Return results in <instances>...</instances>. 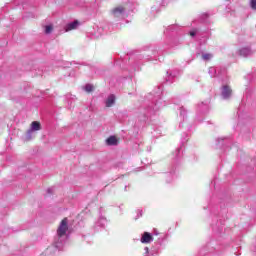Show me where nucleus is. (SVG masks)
I'll list each match as a JSON object with an SVG mask.
<instances>
[{
  "mask_svg": "<svg viewBox=\"0 0 256 256\" xmlns=\"http://www.w3.org/2000/svg\"><path fill=\"white\" fill-rule=\"evenodd\" d=\"M84 90H85L87 93H91V91H93V85H91V84H86L85 87H84Z\"/></svg>",
  "mask_w": 256,
  "mask_h": 256,
  "instance_id": "18",
  "label": "nucleus"
},
{
  "mask_svg": "<svg viewBox=\"0 0 256 256\" xmlns=\"http://www.w3.org/2000/svg\"><path fill=\"white\" fill-rule=\"evenodd\" d=\"M105 105L106 107H113L115 105V95H109L105 101Z\"/></svg>",
  "mask_w": 256,
  "mask_h": 256,
  "instance_id": "9",
  "label": "nucleus"
},
{
  "mask_svg": "<svg viewBox=\"0 0 256 256\" xmlns=\"http://www.w3.org/2000/svg\"><path fill=\"white\" fill-rule=\"evenodd\" d=\"M112 15L115 19H125V8L123 6H118L112 9Z\"/></svg>",
  "mask_w": 256,
  "mask_h": 256,
  "instance_id": "3",
  "label": "nucleus"
},
{
  "mask_svg": "<svg viewBox=\"0 0 256 256\" xmlns=\"http://www.w3.org/2000/svg\"><path fill=\"white\" fill-rule=\"evenodd\" d=\"M240 57H249L253 55V51L249 47H245L239 50Z\"/></svg>",
  "mask_w": 256,
  "mask_h": 256,
  "instance_id": "6",
  "label": "nucleus"
},
{
  "mask_svg": "<svg viewBox=\"0 0 256 256\" xmlns=\"http://www.w3.org/2000/svg\"><path fill=\"white\" fill-rule=\"evenodd\" d=\"M208 73H209L210 77H216L217 76V68L210 67L208 70Z\"/></svg>",
  "mask_w": 256,
  "mask_h": 256,
  "instance_id": "14",
  "label": "nucleus"
},
{
  "mask_svg": "<svg viewBox=\"0 0 256 256\" xmlns=\"http://www.w3.org/2000/svg\"><path fill=\"white\" fill-rule=\"evenodd\" d=\"M250 7H251V9H253L254 11H256V0H251V2H250Z\"/></svg>",
  "mask_w": 256,
  "mask_h": 256,
  "instance_id": "19",
  "label": "nucleus"
},
{
  "mask_svg": "<svg viewBox=\"0 0 256 256\" xmlns=\"http://www.w3.org/2000/svg\"><path fill=\"white\" fill-rule=\"evenodd\" d=\"M190 35L191 37H195V35H197V30L190 31Z\"/></svg>",
  "mask_w": 256,
  "mask_h": 256,
  "instance_id": "21",
  "label": "nucleus"
},
{
  "mask_svg": "<svg viewBox=\"0 0 256 256\" xmlns=\"http://www.w3.org/2000/svg\"><path fill=\"white\" fill-rule=\"evenodd\" d=\"M176 157H181V148L176 150Z\"/></svg>",
  "mask_w": 256,
  "mask_h": 256,
  "instance_id": "20",
  "label": "nucleus"
},
{
  "mask_svg": "<svg viewBox=\"0 0 256 256\" xmlns=\"http://www.w3.org/2000/svg\"><path fill=\"white\" fill-rule=\"evenodd\" d=\"M185 115H187V111L185 108L181 107L180 108V117H182L183 121H185Z\"/></svg>",
  "mask_w": 256,
  "mask_h": 256,
  "instance_id": "17",
  "label": "nucleus"
},
{
  "mask_svg": "<svg viewBox=\"0 0 256 256\" xmlns=\"http://www.w3.org/2000/svg\"><path fill=\"white\" fill-rule=\"evenodd\" d=\"M67 231H69V220L64 218L60 222L56 236L54 237V247H56V249H63V245L67 243Z\"/></svg>",
  "mask_w": 256,
  "mask_h": 256,
  "instance_id": "1",
  "label": "nucleus"
},
{
  "mask_svg": "<svg viewBox=\"0 0 256 256\" xmlns=\"http://www.w3.org/2000/svg\"><path fill=\"white\" fill-rule=\"evenodd\" d=\"M53 32V25H47L46 27H45V33H46V35H49V34H51Z\"/></svg>",
  "mask_w": 256,
  "mask_h": 256,
  "instance_id": "16",
  "label": "nucleus"
},
{
  "mask_svg": "<svg viewBox=\"0 0 256 256\" xmlns=\"http://www.w3.org/2000/svg\"><path fill=\"white\" fill-rule=\"evenodd\" d=\"M119 140H117V137L110 136L108 139H106V145H109L110 147L118 145Z\"/></svg>",
  "mask_w": 256,
  "mask_h": 256,
  "instance_id": "7",
  "label": "nucleus"
},
{
  "mask_svg": "<svg viewBox=\"0 0 256 256\" xmlns=\"http://www.w3.org/2000/svg\"><path fill=\"white\" fill-rule=\"evenodd\" d=\"M155 107L157 108V104H155Z\"/></svg>",
  "mask_w": 256,
  "mask_h": 256,
  "instance_id": "24",
  "label": "nucleus"
},
{
  "mask_svg": "<svg viewBox=\"0 0 256 256\" xmlns=\"http://www.w3.org/2000/svg\"><path fill=\"white\" fill-rule=\"evenodd\" d=\"M202 59L204 61H210V59H213V54H211V53H204V54H202Z\"/></svg>",
  "mask_w": 256,
  "mask_h": 256,
  "instance_id": "15",
  "label": "nucleus"
},
{
  "mask_svg": "<svg viewBox=\"0 0 256 256\" xmlns=\"http://www.w3.org/2000/svg\"><path fill=\"white\" fill-rule=\"evenodd\" d=\"M167 78H166V81L168 83H173V78L175 77V73H173V71L169 70L167 71Z\"/></svg>",
  "mask_w": 256,
  "mask_h": 256,
  "instance_id": "10",
  "label": "nucleus"
},
{
  "mask_svg": "<svg viewBox=\"0 0 256 256\" xmlns=\"http://www.w3.org/2000/svg\"><path fill=\"white\" fill-rule=\"evenodd\" d=\"M41 130V124L37 121L32 122L30 129L27 131L25 141H31L35 137V131Z\"/></svg>",
  "mask_w": 256,
  "mask_h": 256,
  "instance_id": "2",
  "label": "nucleus"
},
{
  "mask_svg": "<svg viewBox=\"0 0 256 256\" xmlns=\"http://www.w3.org/2000/svg\"><path fill=\"white\" fill-rule=\"evenodd\" d=\"M151 241H153V236H151L150 233L145 232V233L142 235L141 243H151Z\"/></svg>",
  "mask_w": 256,
  "mask_h": 256,
  "instance_id": "8",
  "label": "nucleus"
},
{
  "mask_svg": "<svg viewBox=\"0 0 256 256\" xmlns=\"http://www.w3.org/2000/svg\"><path fill=\"white\" fill-rule=\"evenodd\" d=\"M199 110L202 111V113H205L206 111H209V104L208 103H202L199 105Z\"/></svg>",
  "mask_w": 256,
  "mask_h": 256,
  "instance_id": "11",
  "label": "nucleus"
},
{
  "mask_svg": "<svg viewBox=\"0 0 256 256\" xmlns=\"http://www.w3.org/2000/svg\"><path fill=\"white\" fill-rule=\"evenodd\" d=\"M168 177H171V178H167V182L168 183H171V181H175V179H177V173L175 172H170L168 174Z\"/></svg>",
  "mask_w": 256,
  "mask_h": 256,
  "instance_id": "13",
  "label": "nucleus"
},
{
  "mask_svg": "<svg viewBox=\"0 0 256 256\" xmlns=\"http://www.w3.org/2000/svg\"><path fill=\"white\" fill-rule=\"evenodd\" d=\"M221 95L223 99H230V97L233 95V90H231V87L228 85L222 86Z\"/></svg>",
  "mask_w": 256,
  "mask_h": 256,
  "instance_id": "4",
  "label": "nucleus"
},
{
  "mask_svg": "<svg viewBox=\"0 0 256 256\" xmlns=\"http://www.w3.org/2000/svg\"><path fill=\"white\" fill-rule=\"evenodd\" d=\"M146 253H149V248H145Z\"/></svg>",
  "mask_w": 256,
  "mask_h": 256,
  "instance_id": "22",
  "label": "nucleus"
},
{
  "mask_svg": "<svg viewBox=\"0 0 256 256\" xmlns=\"http://www.w3.org/2000/svg\"><path fill=\"white\" fill-rule=\"evenodd\" d=\"M81 25V22H79L78 20H75L73 22L68 23L65 26V32H69V31H75V29H79V26Z\"/></svg>",
  "mask_w": 256,
  "mask_h": 256,
  "instance_id": "5",
  "label": "nucleus"
},
{
  "mask_svg": "<svg viewBox=\"0 0 256 256\" xmlns=\"http://www.w3.org/2000/svg\"><path fill=\"white\" fill-rule=\"evenodd\" d=\"M107 223V219H105L104 217H100L98 222L96 223V227H103L104 225H106Z\"/></svg>",
  "mask_w": 256,
  "mask_h": 256,
  "instance_id": "12",
  "label": "nucleus"
},
{
  "mask_svg": "<svg viewBox=\"0 0 256 256\" xmlns=\"http://www.w3.org/2000/svg\"><path fill=\"white\" fill-rule=\"evenodd\" d=\"M139 213H140V216H142L143 214H142V211H139Z\"/></svg>",
  "mask_w": 256,
  "mask_h": 256,
  "instance_id": "23",
  "label": "nucleus"
}]
</instances>
